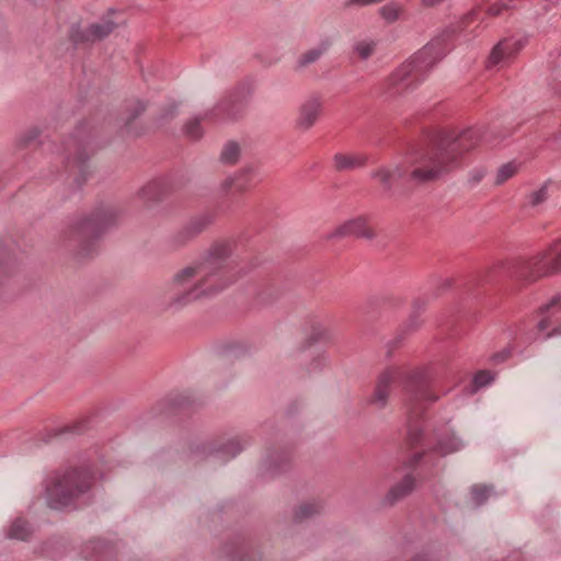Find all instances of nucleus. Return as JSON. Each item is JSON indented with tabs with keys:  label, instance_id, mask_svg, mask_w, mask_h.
I'll return each mask as SVG.
<instances>
[{
	"label": "nucleus",
	"instance_id": "f257e3e1",
	"mask_svg": "<svg viewBox=\"0 0 561 561\" xmlns=\"http://www.w3.org/2000/svg\"><path fill=\"white\" fill-rule=\"evenodd\" d=\"M233 242H214L203 259L178 271L169 283L168 307L179 310L207 296L216 295L238 278L237 262L230 260Z\"/></svg>",
	"mask_w": 561,
	"mask_h": 561
},
{
	"label": "nucleus",
	"instance_id": "f03ea898",
	"mask_svg": "<svg viewBox=\"0 0 561 561\" xmlns=\"http://www.w3.org/2000/svg\"><path fill=\"white\" fill-rule=\"evenodd\" d=\"M507 134L495 129L472 127L460 133L435 131L430 138V147L413 164L410 178L417 183L439 180L460 165L461 157L482 145L495 147Z\"/></svg>",
	"mask_w": 561,
	"mask_h": 561
},
{
	"label": "nucleus",
	"instance_id": "7ed1b4c3",
	"mask_svg": "<svg viewBox=\"0 0 561 561\" xmlns=\"http://www.w3.org/2000/svg\"><path fill=\"white\" fill-rule=\"evenodd\" d=\"M399 379L403 380L411 413L417 414L423 409L419 407L423 402H434L437 400L436 396L430 393V378L424 369L404 370L398 367H389L378 375L375 388L366 399L367 405L375 410L385 409L389 402L391 386Z\"/></svg>",
	"mask_w": 561,
	"mask_h": 561
},
{
	"label": "nucleus",
	"instance_id": "20e7f679",
	"mask_svg": "<svg viewBox=\"0 0 561 561\" xmlns=\"http://www.w3.org/2000/svg\"><path fill=\"white\" fill-rule=\"evenodd\" d=\"M447 51L444 38L437 37L431 41L388 77L385 83L387 96L394 99L415 88Z\"/></svg>",
	"mask_w": 561,
	"mask_h": 561
},
{
	"label": "nucleus",
	"instance_id": "39448f33",
	"mask_svg": "<svg viewBox=\"0 0 561 561\" xmlns=\"http://www.w3.org/2000/svg\"><path fill=\"white\" fill-rule=\"evenodd\" d=\"M113 207L98 208L88 217L72 220L60 232V242L79 259L94 253L96 239L116 221Z\"/></svg>",
	"mask_w": 561,
	"mask_h": 561
},
{
	"label": "nucleus",
	"instance_id": "423d86ee",
	"mask_svg": "<svg viewBox=\"0 0 561 561\" xmlns=\"http://www.w3.org/2000/svg\"><path fill=\"white\" fill-rule=\"evenodd\" d=\"M92 486L91 474L79 468H62L51 472L45 485V499L53 510L75 507Z\"/></svg>",
	"mask_w": 561,
	"mask_h": 561
},
{
	"label": "nucleus",
	"instance_id": "0eeeda50",
	"mask_svg": "<svg viewBox=\"0 0 561 561\" xmlns=\"http://www.w3.org/2000/svg\"><path fill=\"white\" fill-rule=\"evenodd\" d=\"M125 23L124 13L115 8H108L98 21L85 27L73 25L69 38L75 45H93L107 38L117 27Z\"/></svg>",
	"mask_w": 561,
	"mask_h": 561
},
{
	"label": "nucleus",
	"instance_id": "6e6552de",
	"mask_svg": "<svg viewBox=\"0 0 561 561\" xmlns=\"http://www.w3.org/2000/svg\"><path fill=\"white\" fill-rule=\"evenodd\" d=\"M423 150H420L409 158L408 164H397L392 167H380L371 173V178L376 180L385 191H391L392 187L398 183L415 184L419 183L413 181L410 175L413 170L415 160L420 158Z\"/></svg>",
	"mask_w": 561,
	"mask_h": 561
},
{
	"label": "nucleus",
	"instance_id": "1a4fd4ad",
	"mask_svg": "<svg viewBox=\"0 0 561 561\" xmlns=\"http://www.w3.org/2000/svg\"><path fill=\"white\" fill-rule=\"evenodd\" d=\"M214 222V216L210 214H201L191 218L184 226L173 232L167 240V245L171 251H178L205 231Z\"/></svg>",
	"mask_w": 561,
	"mask_h": 561
},
{
	"label": "nucleus",
	"instance_id": "9d476101",
	"mask_svg": "<svg viewBox=\"0 0 561 561\" xmlns=\"http://www.w3.org/2000/svg\"><path fill=\"white\" fill-rule=\"evenodd\" d=\"M365 238L373 240L376 237L375 231L368 224L366 216H357L351 218L343 224L334 228L329 234V239H342V238Z\"/></svg>",
	"mask_w": 561,
	"mask_h": 561
},
{
	"label": "nucleus",
	"instance_id": "9b49d317",
	"mask_svg": "<svg viewBox=\"0 0 561 561\" xmlns=\"http://www.w3.org/2000/svg\"><path fill=\"white\" fill-rule=\"evenodd\" d=\"M552 274L554 267H551L546 252L524 262L517 271V277L528 283Z\"/></svg>",
	"mask_w": 561,
	"mask_h": 561
},
{
	"label": "nucleus",
	"instance_id": "f8f14e48",
	"mask_svg": "<svg viewBox=\"0 0 561 561\" xmlns=\"http://www.w3.org/2000/svg\"><path fill=\"white\" fill-rule=\"evenodd\" d=\"M323 107L320 95L308 96L299 106L296 127L300 130H309L318 122Z\"/></svg>",
	"mask_w": 561,
	"mask_h": 561
},
{
	"label": "nucleus",
	"instance_id": "ddd939ff",
	"mask_svg": "<svg viewBox=\"0 0 561 561\" xmlns=\"http://www.w3.org/2000/svg\"><path fill=\"white\" fill-rule=\"evenodd\" d=\"M525 45L523 39L506 38L499 42L492 49L488 66H497L515 56Z\"/></svg>",
	"mask_w": 561,
	"mask_h": 561
},
{
	"label": "nucleus",
	"instance_id": "4468645a",
	"mask_svg": "<svg viewBox=\"0 0 561 561\" xmlns=\"http://www.w3.org/2000/svg\"><path fill=\"white\" fill-rule=\"evenodd\" d=\"M65 150L67 159H72L73 163L78 165L82 164L94 151L90 138H83L79 133L66 140Z\"/></svg>",
	"mask_w": 561,
	"mask_h": 561
},
{
	"label": "nucleus",
	"instance_id": "2eb2a0df",
	"mask_svg": "<svg viewBox=\"0 0 561 561\" xmlns=\"http://www.w3.org/2000/svg\"><path fill=\"white\" fill-rule=\"evenodd\" d=\"M561 312V294L553 296L549 302L539 308V321L537 323L538 333H543L553 324L552 319Z\"/></svg>",
	"mask_w": 561,
	"mask_h": 561
},
{
	"label": "nucleus",
	"instance_id": "dca6fc26",
	"mask_svg": "<svg viewBox=\"0 0 561 561\" xmlns=\"http://www.w3.org/2000/svg\"><path fill=\"white\" fill-rule=\"evenodd\" d=\"M367 163V156L363 153H342L333 156V168L337 172H350L364 168Z\"/></svg>",
	"mask_w": 561,
	"mask_h": 561
},
{
	"label": "nucleus",
	"instance_id": "f3484780",
	"mask_svg": "<svg viewBox=\"0 0 561 561\" xmlns=\"http://www.w3.org/2000/svg\"><path fill=\"white\" fill-rule=\"evenodd\" d=\"M415 485V479L412 474H405L403 479L393 485L390 491L387 493L385 501L389 505L394 504L396 502L400 501L401 499L409 495Z\"/></svg>",
	"mask_w": 561,
	"mask_h": 561
},
{
	"label": "nucleus",
	"instance_id": "a211bd4d",
	"mask_svg": "<svg viewBox=\"0 0 561 561\" xmlns=\"http://www.w3.org/2000/svg\"><path fill=\"white\" fill-rule=\"evenodd\" d=\"M330 47V42L324 41L320 45H318L314 48H311L307 50L306 53L301 54L299 58L297 59L295 69L301 70L309 65L316 62Z\"/></svg>",
	"mask_w": 561,
	"mask_h": 561
},
{
	"label": "nucleus",
	"instance_id": "6ab92c4d",
	"mask_svg": "<svg viewBox=\"0 0 561 561\" xmlns=\"http://www.w3.org/2000/svg\"><path fill=\"white\" fill-rule=\"evenodd\" d=\"M33 533L30 523L23 518L13 520L8 530V537L18 540H27Z\"/></svg>",
	"mask_w": 561,
	"mask_h": 561
},
{
	"label": "nucleus",
	"instance_id": "aec40b11",
	"mask_svg": "<svg viewBox=\"0 0 561 561\" xmlns=\"http://www.w3.org/2000/svg\"><path fill=\"white\" fill-rule=\"evenodd\" d=\"M216 111L224 117L236 118L243 111V104L240 101L228 98L216 106Z\"/></svg>",
	"mask_w": 561,
	"mask_h": 561
},
{
	"label": "nucleus",
	"instance_id": "412c9836",
	"mask_svg": "<svg viewBox=\"0 0 561 561\" xmlns=\"http://www.w3.org/2000/svg\"><path fill=\"white\" fill-rule=\"evenodd\" d=\"M461 446V440L454 434H450L447 437L438 438V442L435 446V450L442 456H446L448 454L459 450Z\"/></svg>",
	"mask_w": 561,
	"mask_h": 561
},
{
	"label": "nucleus",
	"instance_id": "4be33fe9",
	"mask_svg": "<svg viewBox=\"0 0 561 561\" xmlns=\"http://www.w3.org/2000/svg\"><path fill=\"white\" fill-rule=\"evenodd\" d=\"M518 170H519V164L514 161H511V162H507V163L501 165L497 169L494 183L496 185L504 184L506 181H508L514 175H516Z\"/></svg>",
	"mask_w": 561,
	"mask_h": 561
},
{
	"label": "nucleus",
	"instance_id": "5701e85b",
	"mask_svg": "<svg viewBox=\"0 0 561 561\" xmlns=\"http://www.w3.org/2000/svg\"><path fill=\"white\" fill-rule=\"evenodd\" d=\"M322 511V505L318 502H308L301 504L295 512V519L301 522L306 518L312 517Z\"/></svg>",
	"mask_w": 561,
	"mask_h": 561
},
{
	"label": "nucleus",
	"instance_id": "b1692460",
	"mask_svg": "<svg viewBox=\"0 0 561 561\" xmlns=\"http://www.w3.org/2000/svg\"><path fill=\"white\" fill-rule=\"evenodd\" d=\"M379 13L386 22L392 23L402 14V7L400 2H387L380 8Z\"/></svg>",
	"mask_w": 561,
	"mask_h": 561
},
{
	"label": "nucleus",
	"instance_id": "393cba45",
	"mask_svg": "<svg viewBox=\"0 0 561 561\" xmlns=\"http://www.w3.org/2000/svg\"><path fill=\"white\" fill-rule=\"evenodd\" d=\"M240 157V147L237 142H228L220 154V160L227 164H234Z\"/></svg>",
	"mask_w": 561,
	"mask_h": 561
},
{
	"label": "nucleus",
	"instance_id": "a878e982",
	"mask_svg": "<svg viewBox=\"0 0 561 561\" xmlns=\"http://www.w3.org/2000/svg\"><path fill=\"white\" fill-rule=\"evenodd\" d=\"M504 10H506V7L503 5L501 2H493L486 9H482L481 7H479L478 9L472 10L467 15V20L473 21L477 18V15L480 14L482 11L485 12L490 16H497Z\"/></svg>",
	"mask_w": 561,
	"mask_h": 561
},
{
	"label": "nucleus",
	"instance_id": "bb28decb",
	"mask_svg": "<svg viewBox=\"0 0 561 561\" xmlns=\"http://www.w3.org/2000/svg\"><path fill=\"white\" fill-rule=\"evenodd\" d=\"M376 48V43L374 41H360L357 42L354 46V51L357 56L365 60L368 59L374 53Z\"/></svg>",
	"mask_w": 561,
	"mask_h": 561
},
{
	"label": "nucleus",
	"instance_id": "cd10ccee",
	"mask_svg": "<svg viewBox=\"0 0 561 561\" xmlns=\"http://www.w3.org/2000/svg\"><path fill=\"white\" fill-rule=\"evenodd\" d=\"M491 489L486 485L476 484L471 488V497L477 506L482 505L490 496Z\"/></svg>",
	"mask_w": 561,
	"mask_h": 561
},
{
	"label": "nucleus",
	"instance_id": "c85d7f7f",
	"mask_svg": "<svg viewBox=\"0 0 561 561\" xmlns=\"http://www.w3.org/2000/svg\"><path fill=\"white\" fill-rule=\"evenodd\" d=\"M184 133L191 139H194V140L201 139L203 136L201 119L195 117V118L188 121L184 126Z\"/></svg>",
	"mask_w": 561,
	"mask_h": 561
},
{
	"label": "nucleus",
	"instance_id": "c756f323",
	"mask_svg": "<svg viewBox=\"0 0 561 561\" xmlns=\"http://www.w3.org/2000/svg\"><path fill=\"white\" fill-rule=\"evenodd\" d=\"M527 198L529 205L533 207L545 203L548 198V183H545L539 190L531 192Z\"/></svg>",
	"mask_w": 561,
	"mask_h": 561
},
{
	"label": "nucleus",
	"instance_id": "7c9ffc66",
	"mask_svg": "<svg viewBox=\"0 0 561 561\" xmlns=\"http://www.w3.org/2000/svg\"><path fill=\"white\" fill-rule=\"evenodd\" d=\"M546 254H548L551 267H554V273L559 272L561 270V242L553 244Z\"/></svg>",
	"mask_w": 561,
	"mask_h": 561
},
{
	"label": "nucleus",
	"instance_id": "2f4dec72",
	"mask_svg": "<svg viewBox=\"0 0 561 561\" xmlns=\"http://www.w3.org/2000/svg\"><path fill=\"white\" fill-rule=\"evenodd\" d=\"M242 450V445L240 439L234 438L229 440L221 449L224 454L229 455V457H234Z\"/></svg>",
	"mask_w": 561,
	"mask_h": 561
},
{
	"label": "nucleus",
	"instance_id": "473e14b6",
	"mask_svg": "<svg viewBox=\"0 0 561 561\" xmlns=\"http://www.w3.org/2000/svg\"><path fill=\"white\" fill-rule=\"evenodd\" d=\"M239 181L240 176H228L221 183V187L224 191H228L234 187L238 192H241L245 188V185L243 183H239Z\"/></svg>",
	"mask_w": 561,
	"mask_h": 561
},
{
	"label": "nucleus",
	"instance_id": "72a5a7b5",
	"mask_svg": "<svg viewBox=\"0 0 561 561\" xmlns=\"http://www.w3.org/2000/svg\"><path fill=\"white\" fill-rule=\"evenodd\" d=\"M492 379L493 376L491 375L490 371L481 370L478 374H476L473 382L477 388H481L489 385L492 381Z\"/></svg>",
	"mask_w": 561,
	"mask_h": 561
},
{
	"label": "nucleus",
	"instance_id": "f704fd0d",
	"mask_svg": "<svg viewBox=\"0 0 561 561\" xmlns=\"http://www.w3.org/2000/svg\"><path fill=\"white\" fill-rule=\"evenodd\" d=\"M422 431L417 427H410L408 433V442L413 447L422 440Z\"/></svg>",
	"mask_w": 561,
	"mask_h": 561
},
{
	"label": "nucleus",
	"instance_id": "c9c22d12",
	"mask_svg": "<svg viewBox=\"0 0 561 561\" xmlns=\"http://www.w3.org/2000/svg\"><path fill=\"white\" fill-rule=\"evenodd\" d=\"M423 457V454L422 453H415L409 460V466L413 467L415 466L420 460L421 458Z\"/></svg>",
	"mask_w": 561,
	"mask_h": 561
},
{
	"label": "nucleus",
	"instance_id": "e433bc0d",
	"mask_svg": "<svg viewBox=\"0 0 561 561\" xmlns=\"http://www.w3.org/2000/svg\"><path fill=\"white\" fill-rule=\"evenodd\" d=\"M156 187H157V184H156V183H150V184H148L147 186H145V187L142 188V194H144L145 196H148L152 191H154V190H156Z\"/></svg>",
	"mask_w": 561,
	"mask_h": 561
},
{
	"label": "nucleus",
	"instance_id": "4c0bfd02",
	"mask_svg": "<svg viewBox=\"0 0 561 561\" xmlns=\"http://www.w3.org/2000/svg\"><path fill=\"white\" fill-rule=\"evenodd\" d=\"M559 334H561V327H556L551 331L547 332L543 339H548Z\"/></svg>",
	"mask_w": 561,
	"mask_h": 561
},
{
	"label": "nucleus",
	"instance_id": "58836bf2",
	"mask_svg": "<svg viewBox=\"0 0 561 561\" xmlns=\"http://www.w3.org/2000/svg\"><path fill=\"white\" fill-rule=\"evenodd\" d=\"M145 105L141 103V102H137L136 104V110H135V114L133 115V118L137 117L138 115H140L144 111H145Z\"/></svg>",
	"mask_w": 561,
	"mask_h": 561
},
{
	"label": "nucleus",
	"instance_id": "ea45409f",
	"mask_svg": "<svg viewBox=\"0 0 561 561\" xmlns=\"http://www.w3.org/2000/svg\"><path fill=\"white\" fill-rule=\"evenodd\" d=\"M37 137V131L36 130H31L27 135V138L24 139L25 142H28L33 139H35Z\"/></svg>",
	"mask_w": 561,
	"mask_h": 561
},
{
	"label": "nucleus",
	"instance_id": "a19ab883",
	"mask_svg": "<svg viewBox=\"0 0 561 561\" xmlns=\"http://www.w3.org/2000/svg\"><path fill=\"white\" fill-rule=\"evenodd\" d=\"M413 561H430L426 556H417Z\"/></svg>",
	"mask_w": 561,
	"mask_h": 561
},
{
	"label": "nucleus",
	"instance_id": "79ce46f5",
	"mask_svg": "<svg viewBox=\"0 0 561 561\" xmlns=\"http://www.w3.org/2000/svg\"><path fill=\"white\" fill-rule=\"evenodd\" d=\"M5 274V267L0 263V275Z\"/></svg>",
	"mask_w": 561,
	"mask_h": 561
}]
</instances>
